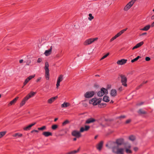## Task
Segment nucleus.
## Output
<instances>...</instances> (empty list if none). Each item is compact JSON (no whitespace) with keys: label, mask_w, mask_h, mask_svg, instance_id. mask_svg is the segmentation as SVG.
Here are the masks:
<instances>
[{"label":"nucleus","mask_w":154,"mask_h":154,"mask_svg":"<svg viewBox=\"0 0 154 154\" xmlns=\"http://www.w3.org/2000/svg\"><path fill=\"white\" fill-rule=\"evenodd\" d=\"M109 97L107 95H105L104 96L103 100L104 102H109Z\"/></svg>","instance_id":"b1692460"},{"label":"nucleus","mask_w":154,"mask_h":154,"mask_svg":"<svg viewBox=\"0 0 154 154\" xmlns=\"http://www.w3.org/2000/svg\"><path fill=\"white\" fill-rule=\"evenodd\" d=\"M126 118V116L125 115H121L117 117H116V119H119L121 120V119H123L125 118Z\"/></svg>","instance_id":"7c9ffc66"},{"label":"nucleus","mask_w":154,"mask_h":154,"mask_svg":"<svg viewBox=\"0 0 154 154\" xmlns=\"http://www.w3.org/2000/svg\"><path fill=\"white\" fill-rule=\"evenodd\" d=\"M130 6V5H129L128 4H127V5L124 8V10L125 11H128L131 7Z\"/></svg>","instance_id":"bb28decb"},{"label":"nucleus","mask_w":154,"mask_h":154,"mask_svg":"<svg viewBox=\"0 0 154 154\" xmlns=\"http://www.w3.org/2000/svg\"><path fill=\"white\" fill-rule=\"evenodd\" d=\"M131 119H129L127 120L125 122V124H127L131 122Z\"/></svg>","instance_id":"c03bdc74"},{"label":"nucleus","mask_w":154,"mask_h":154,"mask_svg":"<svg viewBox=\"0 0 154 154\" xmlns=\"http://www.w3.org/2000/svg\"><path fill=\"white\" fill-rule=\"evenodd\" d=\"M129 140L133 141L135 140V137L133 135H131L129 137Z\"/></svg>","instance_id":"c756f323"},{"label":"nucleus","mask_w":154,"mask_h":154,"mask_svg":"<svg viewBox=\"0 0 154 154\" xmlns=\"http://www.w3.org/2000/svg\"><path fill=\"white\" fill-rule=\"evenodd\" d=\"M63 75H60L58 77L57 81L60 82L63 80Z\"/></svg>","instance_id":"a878e982"},{"label":"nucleus","mask_w":154,"mask_h":154,"mask_svg":"<svg viewBox=\"0 0 154 154\" xmlns=\"http://www.w3.org/2000/svg\"><path fill=\"white\" fill-rule=\"evenodd\" d=\"M127 29V28H126L125 29H122L118 33L120 35H121L122 33H123Z\"/></svg>","instance_id":"e433bc0d"},{"label":"nucleus","mask_w":154,"mask_h":154,"mask_svg":"<svg viewBox=\"0 0 154 154\" xmlns=\"http://www.w3.org/2000/svg\"><path fill=\"white\" fill-rule=\"evenodd\" d=\"M83 106L84 107H86L87 106V104L86 103H83Z\"/></svg>","instance_id":"774afa93"},{"label":"nucleus","mask_w":154,"mask_h":154,"mask_svg":"<svg viewBox=\"0 0 154 154\" xmlns=\"http://www.w3.org/2000/svg\"><path fill=\"white\" fill-rule=\"evenodd\" d=\"M94 94V91H88L85 93L84 96L87 98H91L93 97Z\"/></svg>","instance_id":"6e6552de"},{"label":"nucleus","mask_w":154,"mask_h":154,"mask_svg":"<svg viewBox=\"0 0 154 154\" xmlns=\"http://www.w3.org/2000/svg\"><path fill=\"white\" fill-rule=\"evenodd\" d=\"M109 54V53H107L106 54L104 55L100 59V60L103 59L106 57Z\"/></svg>","instance_id":"58836bf2"},{"label":"nucleus","mask_w":154,"mask_h":154,"mask_svg":"<svg viewBox=\"0 0 154 154\" xmlns=\"http://www.w3.org/2000/svg\"><path fill=\"white\" fill-rule=\"evenodd\" d=\"M28 100V98H27V97H24L20 103V107H21L24 105L25 104L26 101Z\"/></svg>","instance_id":"dca6fc26"},{"label":"nucleus","mask_w":154,"mask_h":154,"mask_svg":"<svg viewBox=\"0 0 154 154\" xmlns=\"http://www.w3.org/2000/svg\"><path fill=\"white\" fill-rule=\"evenodd\" d=\"M108 93V91L107 89L105 88V90H104V94H107Z\"/></svg>","instance_id":"13d9d810"},{"label":"nucleus","mask_w":154,"mask_h":154,"mask_svg":"<svg viewBox=\"0 0 154 154\" xmlns=\"http://www.w3.org/2000/svg\"><path fill=\"white\" fill-rule=\"evenodd\" d=\"M96 121V120L95 119L91 118L88 119L85 122L86 124H90L91 123L94 122Z\"/></svg>","instance_id":"2eb2a0df"},{"label":"nucleus","mask_w":154,"mask_h":154,"mask_svg":"<svg viewBox=\"0 0 154 154\" xmlns=\"http://www.w3.org/2000/svg\"><path fill=\"white\" fill-rule=\"evenodd\" d=\"M104 90H105V88H102L101 89L100 91L103 94H104Z\"/></svg>","instance_id":"3c124183"},{"label":"nucleus","mask_w":154,"mask_h":154,"mask_svg":"<svg viewBox=\"0 0 154 154\" xmlns=\"http://www.w3.org/2000/svg\"><path fill=\"white\" fill-rule=\"evenodd\" d=\"M138 147H134V150L135 152L137 151L138 150Z\"/></svg>","instance_id":"052dcab7"},{"label":"nucleus","mask_w":154,"mask_h":154,"mask_svg":"<svg viewBox=\"0 0 154 154\" xmlns=\"http://www.w3.org/2000/svg\"><path fill=\"white\" fill-rule=\"evenodd\" d=\"M144 103V102H141L140 103H138L137 104V106H141L142 105H143Z\"/></svg>","instance_id":"bf43d9fd"},{"label":"nucleus","mask_w":154,"mask_h":154,"mask_svg":"<svg viewBox=\"0 0 154 154\" xmlns=\"http://www.w3.org/2000/svg\"><path fill=\"white\" fill-rule=\"evenodd\" d=\"M102 100L101 98L97 99L94 98L90 100L89 103L90 104H92L94 106H96L99 104Z\"/></svg>","instance_id":"7ed1b4c3"},{"label":"nucleus","mask_w":154,"mask_h":154,"mask_svg":"<svg viewBox=\"0 0 154 154\" xmlns=\"http://www.w3.org/2000/svg\"><path fill=\"white\" fill-rule=\"evenodd\" d=\"M105 121H111L112 120L111 119H105Z\"/></svg>","instance_id":"0e129e2a"},{"label":"nucleus","mask_w":154,"mask_h":154,"mask_svg":"<svg viewBox=\"0 0 154 154\" xmlns=\"http://www.w3.org/2000/svg\"><path fill=\"white\" fill-rule=\"evenodd\" d=\"M6 131H2L0 132V138H1L5 135L6 134Z\"/></svg>","instance_id":"72a5a7b5"},{"label":"nucleus","mask_w":154,"mask_h":154,"mask_svg":"<svg viewBox=\"0 0 154 154\" xmlns=\"http://www.w3.org/2000/svg\"><path fill=\"white\" fill-rule=\"evenodd\" d=\"M97 38H89L87 40H86L84 42V45H89L91 44L95 41L97 40Z\"/></svg>","instance_id":"39448f33"},{"label":"nucleus","mask_w":154,"mask_h":154,"mask_svg":"<svg viewBox=\"0 0 154 154\" xmlns=\"http://www.w3.org/2000/svg\"><path fill=\"white\" fill-rule=\"evenodd\" d=\"M126 152L127 153H132L131 150L128 149H126L125 150Z\"/></svg>","instance_id":"79ce46f5"},{"label":"nucleus","mask_w":154,"mask_h":154,"mask_svg":"<svg viewBox=\"0 0 154 154\" xmlns=\"http://www.w3.org/2000/svg\"><path fill=\"white\" fill-rule=\"evenodd\" d=\"M42 60V59L41 58H39L37 61V62L38 63H41Z\"/></svg>","instance_id":"8fccbe9b"},{"label":"nucleus","mask_w":154,"mask_h":154,"mask_svg":"<svg viewBox=\"0 0 154 154\" xmlns=\"http://www.w3.org/2000/svg\"><path fill=\"white\" fill-rule=\"evenodd\" d=\"M112 152L115 154H124V149L119 148V147H112Z\"/></svg>","instance_id":"f257e3e1"},{"label":"nucleus","mask_w":154,"mask_h":154,"mask_svg":"<svg viewBox=\"0 0 154 154\" xmlns=\"http://www.w3.org/2000/svg\"><path fill=\"white\" fill-rule=\"evenodd\" d=\"M58 125H53L51 126V128L53 130H55L58 128Z\"/></svg>","instance_id":"2f4dec72"},{"label":"nucleus","mask_w":154,"mask_h":154,"mask_svg":"<svg viewBox=\"0 0 154 154\" xmlns=\"http://www.w3.org/2000/svg\"><path fill=\"white\" fill-rule=\"evenodd\" d=\"M70 122L68 120H66L65 121H64L63 122L62 124V125L63 126H64L66 125L69 123Z\"/></svg>","instance_id":"473e14b6"},{"label":"nucleus","mask_w":154,"mask_h":154,"mask_svg":"<svg viewBox=\"0 0 154 154\" xmlns=\"http://www.w3.org/2000/svg\"><path fill=\"white\" fill-rule=\"evenodd\" d=\"M127 60L126 59H122L119 60L117 61V63L119 65H122L125 63Z\"/></svg>","instance_id":"f8f14e48"},{"label":"nucleus","mask_w":154,"mask_h":154,"mask_svg":"<svg viewBox=\"0 0 154 154\" xmlns=\"http://www.w3.org/2000/svg\"><path fill=\"white\" fill-rule=\"evenodd\" d=\"M34 132L38 133V130L34 129V130H33L31 132V133H33Z\"/></svg>","instance_id":"6e6d98bb"},{"label":"nucleus","mask_w":154,"mask_h":154,"mask_svg":"<svg viewBox=\"0 0 154 154\" xmlns=\"http://www.w3.org/2000/svg\"><path fill=\"white\" fill-rule=\"evenodd\" d=\"M89 17H88V19L90 20H91L94 18V17L92 16V15L91 14H89Z\"/></svg>","instance_id":"4c0bfd02"},{"label":"nucleus","mask_w":154,"mask_h":154,"mask_svg":"<svg viewBox=\"0 0 154 154\" xmlns=\"http://www.w3.org/2000/svg\"><path fill=\"white\" fill-rule=\"evenodd\" d=\"M148 82V81H143L142 83V84L143 85L145 84H146V83L147 82Z\"/></svg>","instance_id":"338daca9"},{"label":"nucleus","mask_w":154,"mask_h":154,"mask_svg":"<svg viewBox=\"0 0 154 154\" xmlns=\"http://www.w3.org/2000/svg\"><path fill=\"white\" fill-rule=\"evenodd\" d=\"M52 49V46H51L49 50H47L45 51L44 54L46 56H48L51 54Z\"/></svg>","instance_id":"9b49d317"},{"label":"nucleus","mask_w":154,"mask_h":154,"mask_svg":"<svg viewBox=\"0 0 154 154\" xmlns=\"http://www.w3.org/2000/svg\"><path fill=\"white\" fill-rule=\"evenodd\" d=\"M42 134L46 137H48L50 136H52V134L50 132L44 131L42 133Z\"/></svg>","instance_id":"aec40b11"},{"label":"nucleus","mask_w":154,"mask_h":154,"mask_svg":"<svg viewBox=\"0 0 154 154\" xmlns=\"http://www.w3.org/2000/svg\"><path fill=\"white\" fill-rule=\"evenodd\" d=\"M80 149V148H78V149L77 150H74L73 151H72L73 152L74 154H75L78 153Z\"/></svg>","instance_id":"de8ad7c7"},{"label":"nucleus","mask_w":154,"mask_h":154,"mask_svg":"<svg viewBox=\"0 0 154 154\" xmlns=\"http://www.w3.org/2000/svg\"><path fill=\"white\" fill-rule=\"evenodd\" d=\"M41 79V77L38 78V79H37V80H36V82H38L39 81H40V80Z\"/></svg>","instance_id":"69168bd1"},{"label":"nucleus","mask_w":154,"mask_h":154,"mask_svg":"<svg viewBox=\"0 0 154 154\" xmlns=\"http://www.w3.org/2000/svg\"><path fill=\"white\" fill-rule=\"evenodd\" d=\"M151 26L149 25L145 26L143 28L140 29V30L142 31H147L150 28Z\"/></svg>","instance_id":"5701e85b"},{"label":"nucleus","mask_w":154,"mask_h":154,"mask_svg":"<svg viewBox=\"0 0 154 154\" xmlns=\"http://www.w3.org/2000/svg\"><path fill=\"white\" fill-rule=\"evenodd\" d=\"M97 94L99 97H101L103 95V94L100 91H99L97 92Z\"/></svg>","instance_id":"ea45409f"},{"label":"nucleus","mask_w":154,"mask_h":154,"mask_svg":"<svg viewBox=\"0 0 154 154\" xmlns=\"http://www.w3.org/2000/svg\"><path fill=\"white\" fill-rule=\"evenodd\" d=\"M23 136V134H19L17 133L13 135V137H16L18 136V137H21Z\"/></svg>","instance_id":"c85d7f7f"},{"label":"nucleus","mask_w":154,"mask_h":154,"mask_svg":"<svg viewBox=\"0 0 154 154\" xmlns=\"http://www.w3.org/2000/svg\"><path fill=\"white\" fill-rule=\"evenodd\" d=\"M115 142L116 145L114 146L119 147L120 146L124 144V140L122 138L118 139L116 140V141H115Z\"/></svg>","instance_id":"423d86ee"},{"label":"nucleus","mask_w":154,"mask_h":154,"mask_svg":"<svg viewBox=\"0 0 154 154\" xmlns=\"http://www.w3.org/2000/svg\"><path fill=\"white\" fill-rule=\"evenodd\" d=\"M137 113L140 115L145 114H146V112L142 109H140L138 111Z\"/></svg>","instance_id":"4be33fe9"},{"label":"nucleus","mask_w":154,"mask_h":154,"mask_svg":"<svg viewBox=\"0 0 154 154\" xmlns=\"http://www.w3.org/2000/svg\"><path fill=\"white\" fill-rule=\"evenodd\" d=\"M70 105V104L68 103L64 102L61 105V107L62 108L66 107L69 106Z\"/></svg>","instance_id":"393cba45"},{"label":"nucleus","mask_w":154,"mask_h":154,"mask_svg":"<svg viewBox=\"0 0 154 154\" xmlns=\"http://www.w3.org/2000/svg\"><path fill=\"white\" fill-rule=\"evenodd\" d=\"M103 142L102 141H101L97 145V148L99 150H100L103 146Z\"/></svg>","instance_id":"a211bd4d"},{"label":"nucleus","mask_w":154,"mask_h":154,"mask_svg":"<svg viewBox=\"0 0 154 154\" xmlns=\"http://www.w3.org/2000/svg\"><path fill=\"white\" fill-rule=\"evenodd\" d=\"M49 63L48 62L46 61L45 63V76L46 79L47 80H49Z\"/></svg>","instance_id":"f03ea898"},{"label":"nucleus","mask_w":154,"mask_h":154,"mask_svg":"<svg viewBox=\"0 0 154 154\" xmlns=\"http://www.w3.org/2000/svg\"><path fill=\"white\" fill-rule=\"evenodd\" d=\"M114 146H116L115 141H109L106 144V146L109 148H112Z\"/></svg>","instance_id":"1a4fd4ad"},{"label":"nucleus","mask_w":154,"mask_h":154,"mask_svg":"<svg viewBox=\"0 0 154 154\" xmlns=\"http://www.w3.org/2000/svg\"><path fill=\"white\" fill-rule=\"evenodd\" d=\"M111 95L113 97H115L117 95L116 91L115 89H112L110 92Z\"/></svg>","instance_id":"412c9836"},{"label":"nucleus","mask_w":154,"mask_h":154,"mask_svg":"<svg viewBox=\"0 0 154 154\" xmlns=\"http://www.w3.org/2000/svg\"><path fill=\"white\" fill-rule=\"evenodd\" d=\"M121 78V82L122 85L124 87H126L127 86V77L124 75L121 74L119 75Z\"/></svg>","instance_id":"20e7f679"},{"label":"nucleus","mask_w":154,"mask_h":154,"mask_svg":"<svg viewBox=\"0 0 154 154\" xmlns=\"http://www.w3.org/2000/svg\"><path fill=\"white\" fill-rule=\"evenodd\" d=\"M90 128V126L88 125H85V128L82 127L80 128L79 132H82L85 131H88Z\"/></svg>","instance_id":"9d476101"},{"label":"nucleus","mask_w":154,"mask_h":154,"mask_svg":"<svg viewBox=\"0 0 154 154\" xmlns=\"http://www.w3.org/2000/svg\"><path fill=\"white\" fill-rule=\"evenodd\" d=\"M123 87L121 86L118 89V90L119 91H121L123 90Z\"/></svg>","instance_id":"4d7b16f0"},{"label":"nucleus","mask_w":154,"mask_h":154,"mask_svg":"<svg viewBox=\"0 0 154 154\" xmlns=\"http://www.w3.org/2000/svg\"><path fill=\"white\" fill-rule=\"evenodd\" d=\"M138 60L136 58H135L133 59V60H131V63H134V62H135V61H136L137 60Z\"/></svg>","instance_id":"864d4df0"},{"label":"nucleus","mask_w":154,"mask_h":154,"mask_svg":"<svg viewBox=\"0 0 154 154\" xmlns=\"http://www.w3.org/2000/svg\"><path fill=\"white\" fill-rule=\"evenodd\" d=\"M143 86V85L142 84H140L138 86H137L136 87V89L137 90H138L140 88Z\"/></svg>","instance_id":"09e8293b"},{"label":"nucleus","mask_w":154,"mask_h":154,"mask_svg":"<svg viewBox=\"0 0 154 154\" xmlns=\"http://www.w3.org/2000/svg\"><path fill=\"white\" fill-rule=\"evenodd\" d=\"M143 44V42H141L140 43H138L137 44V45H138V46L140 47L141 45H142Z\"/></svg>","instance_id":"a18cd8bd"},{"label":"nucleus","mask_w":154,"mask_h":154,"mask_svg":"<svg viewBox=\"0 0 154 154\" xmlns=\"http://www.w3.org/2000/svg\"><path fill=\"white\" fill-rule=\"evenodd\" d=\"M19 98V97H17L16 98H15L13 100H12V101H11L10 103H9L8 105V106H11V105L14 104L16 102V101Z\"/></svg>","instance_id":"ddd939ff"},{"label":"nucleus","mask_w":154,"mask_h":154,"mask_svg":"<svg viewBox=\"0 0 154 154\" xmlns=\"http://www.w3.org/2000/svg\"><path fill=\"white\" fill-rule=\"evenodd\" d=\"M36 94V92H34L31 91L28 94L26 97H27L29 99L30 98L32 97L35 95Z\"/></svg>","instance_id":"f3484780"},{"label":"nucleus","mask_w":154,"mask_h":154,"mask_svg":"<svg viewBox=\"0 0 154 154\" xmlns=\"http://www.w3.org/2000/svg\"><path fill=\"white\" fill-rule=\"evenodd\" d=\"M80 149V148H78V149L77 150H74L73 151H72L73 152L74 154H75L78 153Z\"/></svg>","instance_id":"49530a36"},{"label":"nucleus","mask_w":154,"mask_h":154,"mask_svg":"<svg viewBox=\"0 0 154 154\" xmlns=\"http://www.w3.org/2000/svg\"><path fill=\"white\" fill-rule=\"evenodd\" d=\"M36 123L35 122L32 124H30L28 126L24 128H23V130L25 131H28L30 130L31 127L35 125Z\"/></svg>","instance_id":"4468645a"},{"label":"nucleus","mask_w":154,"mask_h":154,"mask_svg":"<svg viewBox=\"0 0 154 154\" xmlns=\"http://www.w3.org/2000/svg\"><path fill=\"white\" fill-rule=\"evenodd\" d=\"M145 60L146 61H149L150 60V58L148 57H146Z\"/></svg>","instance_id":"603ef678"},{"label":"nucleus","mask_w":154,"mask_h":154,"mask_svg":"<svg viewBox=\"0 0 154 154\" xmlns=\"http://www.w3.org/2000/svg\"><path fill=\"white\" fill-rule=\"evenodd\" d=\"M120 36V35L118 33L115 36L117 38V37H119Z\"/></svg>","instance_id":"e2e57ef3"},{"label":"nucleus","mask_w":154,"mask_h":154,"mask_svg":"<svg viewBox=\"0 0 154 154\" xmlns=\"http://www.w3.org/2000/svg\"><path fill=\"white\" fill-rule=\"evenodd\" d=\"M106 106V104L105 103H99L98 104V106L99 108H102V106H103L104 107Z\"/></svg>","instance_id":"f704fd0d"},{"label":"nucleus","mask_w":154,"mask_h":154,"mask_svg":"<svg viewBox=\"0 0 154 154\" xmlns=\"http://www.w3.org/2000/svg\"><path fill=\"white\" fill-rule=\"evenodd\" d=\"M136 0H131L130 2L129 3H128L127 4H128L129 5H130V6L131 7L132 5H133L134 3H135Z\"/></svg>","instance_id":"cd10ccee"},{"label":"nucleus","mask_w":154,"mask_h":154,"mask_svg":"<svg viewBox=\"0 0 154 154\" xmlns=\"http://www.w3.org/2000/svg\"><path fill=\"white\" fill-rule=\"evenodd\" d=\"M66 154H74L73 151H71L66 153Z\"/></svg>","instance_id":"680f3d73"},{"label":"nucleus","mask_w":154,"mask_h":154,"mask_svg":"<svg viewBox=\"0 0 154 154\" xmlns=\"http://www.w3.org/2000/svg\"><path fill=\"white\" fill-rule=\"evenodd\" d=\"M58 98L57 96L52 97L50 99H48V103H51L53 102H54L55 100L57 99Z\"/></svg>","instance_id":"6ab92c4d"},{"label":"nucleus","mask_w":154,"mask_h":154,"mask_svg":"<svg viewBox=\"0 0 154 154\" xmlns=\"http://www.w3.org/2000/svg\"><path fill=\"white\" fill-rule=\"evenodd\" d=\"M72 136H75L76 138H79L81 137V134L79 131L76 130L73 131L71 133Z\"/></svg>","instance_id":"0eeeda50"},{"label":"nucleus","mask_w":154,"mask_h":154,"mask_svg":"<svg viewBox=\"0 0 154 154\" xmlns=\"http://www.w3.org/2000/svg\"><path fill=\"white\" fill-rule=\"evenodd\" d=\"M29 80L27 79L26 78L24 82L23 83V86L22 87L23 88L24 86H25L27 83L29 82Z\"/></svg>","instance_id":"a19ab883"},{"label":"nucleus","mask_w":154,"mask_h":154,"mask_svg":"<svg viewBox=\"0 0 154 154\" xmlns=\"http://www.w3.org/2000/svg\"><path fill=\"white\" fill-rule=\"evenodd\" d=\"M46 129V126H43L41 127L38 128V129L39 130H40V131H43L44 130H45Z\"/></svg>","instance_id":"c9c22d12"},{"label":"nucleus","mask_w":154,"mask_h":154,"mask_svg":"<svg viewBox=\"0 0 154 154\" xmlns=\"http://www.w3.org/2000/svg\"><path fill=\"white\" fill-rule=\"evenodd\" d=\"M60 82H58L57 81V84H56V86L57 88H58L59 86L60 85Z\"/></svg>","instance_id":"5fc2aeb1"},{"label":"nucleus","mask_w":154,"mask_h":154,"mask_svg":"<svg viewBox=\"0 0 154 154\" xmlns=\"http://www.w3.org/2000/svg\"><path fill=\"white\" fill-rule=\"evenodd\" d=\"M35 75H30V76H29L28 77H27V79H28V80H29V81L31 79H32V78H34V77H35Z\"/></svg>","instance_id":"37998d69"}]
</instances>
